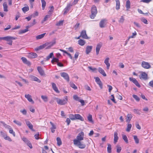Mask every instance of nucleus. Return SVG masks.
<instances>
[{
	"label": "nucleus",
	"instance_id": "obj_1",
	"mask_svg": "<svg viewBox=\"0 0 153 153\" xmlns=\"http://www.w3.org/2000/svg\"><path fill=\"white\" fill-rule=\"evenodd\" d=\"M68 100L67 96L65 97V98L63 99H61L58 98L56 99L57 103L60 105H63L66 104L68 101Z\"/></svg>",
	"mask_w": 153,
	"mask_h": 153
},
{
	"label": "nucleus",
	"instance_id": "obj_2",
	"mask_svg": "<svg viewBox=\"0 0 153 153\" xmlns=\"http://www.w3.org/2000/svg\"><path fill=\"white\" fill-rule=\"evenodd\" d=\"M84 133L82 131H81L79 133L76 137V139L74 140V143L83 140L84 139Z\"/></svg>",
	"mask_w": 153,
	"mask_h": 153
},
{
	"label": "nucleus",
	"instance_id": "obj_3",
	"mask_svg": "<svg viewBox=\"0 0 153 153\" xmlns=\"http://www.w3.org/2000/svg\"><path fill=\"white\" fill-rule=\"evenodd\" d=\"M91 14L90 16V18L91 19H94L96 16L97 13V7L93 5L91 7Z\"/></svg>",
	"mask_w": 153,
	"mask_h": 153
},
{
	"label": "nucleus",
	"instance_id": "obj_4",
	"mask_svg": "<svg viewBox=\"0 0 153 153\" xmlns=\"http://www.w3.org/2000/svg\"><path fill=\"white\" fill-rule=\"evenodd\" d=\"M74 144L76 145L79 148L83 149L86 147V145L85 144L82 143L81 141L74 142Z\"/></svg>",
	"mask_w": 153,
	"mask_h": 153
},
{
	"label": "nucleus",
	"instance_id": "obj_5",
	"mask_svg": "<svg viewBox=\"0 0 153 153\" xmlns=\"http://www.w3.org/2000/svg\"><path fill=\"white\" fill-rule=\"evenodd\" d=\"M141 66L143 68L146 69H149L151 68V66L149 63L144 61L142 62Z\"/></svg>",
	"mask_w": 153,
	"mask_h": 153
},
{
	"label": "nucleus",
	"instance_id": "obj_6",
	"mask_svg": "<svg viewBox=\"0 0 153 153\" xmlns=\"http://www.w3.org/2000/svg\"><path fill=\"white\" fill-rule=\"evenodd\" d=\"M73 98L74 100L80 102L82 106H83L84 105V101L83 100H81L80 97H78L77 95H74L73 96Z\"/></svg>",
	"mask_w": 153,
	"mask_h": 153
},
{
	"label": "nucleus",
	"instance_id": "obj_7",
	"mask_svg": "<svg viewBox=\"0 0 153 153\" xmlns=\"http://www.w3.org/2000/svg\"><path fill=\"white\" fill-rule=\"evenodd\" d=\"M107 20L106 19H103L100 21L99 23L100 27L101 28L104 27L106 25Z\"/></svg>",
	"mask_w": 153,
	"mask_h": 153
},
{
	"label": "nucleus",
	"instance_id": "obj_8",
	"mask_svg": "<svg viewBox=\"0 0 153 153\" xmlns=\"http://www.w3.org/2000/svg\"><path fill=\"white\" fill-rule=\"evenodd\" d=\"M61 76L63 77L68 82L69 81V78L68 74L66 73L62 72L60 73Z\"/></svg>",
	"mask_w": 153,
	"mask_h": 153
},
{
	"label": "nucleus",
	"instance_id": "obj_9",
	"mask_svg": "<svg viewBox=\"0 0 153 153\" xmlns=\"http://www.w3.org/2000/svg\"><path fill=\"white\" fill-rule=\"evenodd\" d=\"M56 43V41H53L50 42H46L45 44H46V49H48L50 48L51 47L53 46Z\"/></svg>",
	"mask_w": 153,
	"mask_h": 153
},
{
	"label": "nucleus",
	"instance_id": "obj_10",
	"mask_svg": "<svg viewBox=\"0 0 153 153\" xmlns=\"http://www.w3.org/2000/svg\"><path fill=\"white\" fill-rule=\"evenodd\" d=\"M102 45V44L101 43H99L97 45L96 48V53L97 55L99 54Z\"/></svg>",
	"mask_w": 153,
	"mask_h": 153
},
{
	"label": "nucleus",
	"instance_id": "obj_11",
	"mask_svg": "<svg viewBox=\"0 0 153 153\" xmlns=\"http://www.w3.org/2000/svg\"><path fill=\"white\" fill-rule=\"evenodd\" d=\"M80 36H81V37L83 39H89V37L88 36L86 33V31L85 30H83L80 33Z\"/></svg>",
	"mask_w": 153,
	"mask_h": 153
},
{
	"label": "nucleus",
	"instance_id": "obj_12",
	"mask_svg": "<svg viewBox=\"0 0 153 153\" xmlns=\"http://www.w3.org/2000/svg\"><path fill=\"white\" fill-rule=\"evenodd\" d=\"M29 77L31 80L36 81L39 83H40L41 82V81L40 79L34 76L30 75Z\"/></svg>",
	"mask_w": 153,
	"mask_h": 153
},
{
	"label": "nucleus",
	"instance_id": "obj_13",
	"mask_svg": "<svg viewBox=\"0 0 153 153\" xmlns=\"http://www.w3.org/2000/svg\"><path fill=\"white\" fill-rule=\"evenodd\" d=\"M140 79L146 80L147 78V74L144 72H142L140 76Z\"/></svg>",
	"mask_w": 153,
	"mask_h": 153
},
{
	"label": "nucleus",
	"instance_id": "obj_14",
	"mask_svg": "<svg viewBox=\"0 0 153 153\" xmlns=\"http://www.w3.org/2000/svg\"><path fill=\"white\" fill-rule=\"evenodd\" d=\"M25 120L27 125L28 126L29 128L32 131H34V130L33 129V126L30 122L29 121L27 120Z\"/></svg>",
	"mask_w": 153,
	"mask_h": 153
},
{
	"label": "nucleus",
	"instance_id": "obj_15",
	"mask_svg": "<svg viewBox=\"0 0 153 153\" xmlns=\"http://www.w3.org/2000/svg\"><path fill=\"white\" fill-rule=\"evenodd\" d=\"M71 6L72 5L71 4H67V6L64 10V14H65L69 11Z\"/></svg>",
	"mask_w": 153,
	"mask_h": 153
},
{
	"label": "nucleus",
	"instance_id": "obj_16",
	"mask_svg": "<svg viewBox=\"0 0 153 153\" xmlns=\"http://www.w3.org/2000/svg\"><path fill=\"white\" fill-rule=\"evenodd\" d=\"M25 97L27 99V100L29 102H31L32 104H33L34 103V101L33 100L31 96L29 94H25Z\"/></svg>",
	"mask_w": 153,
	"mask_h": 153
},
{
	"label": "nucleus",
	"instance_id": "obj_17",
	"mask_svg": "<svg viewBox=\"0 0 153 153\" xmlns=\"http://www.w3.org/2000/svg\"><path fill=\"white\" fill-rule=\"evenodd\" d=\"M51 85L53 89L57 93H59V91L55 83L54 82L51 83Z\"/></svg>",
	"mask_w": 153,
	"mask_h": 153
},
{
	"label": "nucleus",
	"instance_id": "obj_18",
	"mask_svg": "<svg viewBox=\"0 0 153 153\" xmlns=\"http://www.w3.org/2000/svg\"><path fill=\"white\" fill-rule=\"evenodd\" d=\"M110 59L109 57L106 58L104 60V63L106 65L107 68L109 69L110 66V65L109 62Z\"/></svg>",
	"mask_w": 153,
	"mask_h": 153
},
{
	"label": "nucleus",
	"instance_id": "obj_19",
	"mask_svg": "<svg viewBox=\"0 0 153 153\" xmlns=\"http://www.w3.org/2000/svg\"><path fill=\"white\" fill-rule=\"evenodd\" d=\"M37 70L41 76H44L45 75V72L41 67H37Z\"/></svg>",
	"mask_w": 153,
	"mask_h": 153
},
{
	"label": "nucleus",
	"instance_id": "obj_20",
	"mask_svg": "<svg viewBox=\"0 0 153 153\" xmlns=\"http://www.w3.org/2000/svg\"><path fill=\"white\" fill-rule=\"evenodd\" d=\"M75 120L78 119L80 120L81 121H83L84 120L83 118L79 114H75Z\"/></svg>",
	"mask_w": 153,
	"mask_h": 153
},
{
	"label": "nucleus",
	"instance_id": "obj_21",
	"mask_svg": "<svg viewBox=\"0 0 153 153\" xmlns=\"http://www.w3.org/2000/svg\"><path fill=\"white\" fill-rule=\"evenodd\" d=\"M37 54L35 53L31 52L29 54V57L31 58H35L37 57Z\"/></svg>",
	"mask_w": 153,
	"mask_h": 153
},
{
	"label": "nucleus",
	"instance_id": "obj_22",
	"mask_svg": "<svg viewBox=\"0 0 153 153\" xmlns=\"http://www.w3.org/2000/svg\"><path fill=\"white\" fill-rule=\"evenodd\" d=\"M92 46H87L86 49V53L87 54H88L91 51Z\"/></svg>",
	"mask_w": 153,
	"mask_h": 153
},
{
	"label": "nucleus",
	"instance_id": "obj_23",
	"mask_svg": "<svg viewBox=\"0 0 153 153\" xmlns=\"http://www.w3.org/2000/svg\"><path fill=\"white\" fill-rule=\"evenodd\" d=\"M118 139V133L117 132H115L114 134V143H116L117 142Z\"/></svg>",
	"mask_w": 153,
	"mask_h": 153
},
{
	"label": "nucleus",
	"instance_id": "obj_24",
	"mask_svg": "<svg viewBox=\"0 0 153 153\" xmlns=\"http://www.w3.org/2000/svg\"><path fill=\"white\" fill-rule=\"evenodd\" d=\"M98 71L103 76H106V74L104 70L102 68H98Z\"/></svg>",
	"mask_w": 153,
	"mask_h": 153
},
{
	"label": "nucleus",
	"instance_id": "obj_25",
	"mask_svg": "<svg viewBox=\"0 0 153 153\" xmlns=\"http://www.w3.org/2000/svg\"><path fill=\"white\" fill-rule=\"evenodd\" d=\"M3 10L4 12H7L8 11V6L6 2H4L3 4Z\"/></svg>",
	"mask_w": 153,
	"mask_h": 153
},
{
	"label": "nucleus",
	"instance_id": "obj_26",
	"mask_svg": "<svg viewBox=\"0 0 153 153\" xmlns=\"http://www.w3.org/2000/svg\"><path fill=\"white\" fill-rule=\"evenodd\" d=\"M21 59L24 63L28 65L30 64V62L28 61L25 57H22Z\"/></svg>",
	"mask_w": 153,
	"mask_h": 153
},
{
	"label": "nucleus",
	"instance_id": "obj_27",
	"mask_svg": "<svg viewBox=\"0 0 153 153\" xmlns=\"http://www.w3.org/2000/svg\"><path fill=\"white\" fill-rule=\"evenodd\" d=\"M132 117V115L131 114H128L127 116V119L126 120V122L129 123Z\"/></svg>",
	"mask_w": 153,
	"mask_h": 153
},
{
	"label": "nucleus",
	"instance_id": "obj_28",
	"mask_svg": "<svg viewBox=\"0 0 153 153\" xmlns=\"http://www.w3.org/2000/svg\"><path fill=\"white\" fill-rule=\"evenodd\" d=\"M116 1V9L118 10L120 8V3L119 0H115Z\"/></svg>",
	"mask_w": 153,
	"mask_h": 153
},
{
	"label": "nucleus",
	"instance_id": "obj_29",
	"mask_svg": "<svg viewBox=\"0 0 153 153\" xmlns=\"http://www.w3.org/2000/svg\"><path fill=\"white\" fill-rule=\"evenodd\" d=\"M16 39H17V38L16 37H13L10 36H6V40L7 41H8L11 40Z\"/></svg>",
	"mask_w": 153,
	"mask_h": 153
},
{
	"label": "nucleus",
	"instance_id": "obj_30",
	"mask_svg": "<svg viewBox=\"0 0 153 153\" xmlns=\"http://www.w3.org/2000/svg\"><path fill=\"white\" fill-rule=\"evenodd\" d=\"M46 34V33H44L42 34L37 36H36V39L38 40V39H41L43 38L44 37V36H45Z\"/></svg>",
	"mask_w": 153,
	"mask_h": 153
},
{
	"label": "nucleus",
	"instance_id": "obj_31",
	"mask_svg": "<svg viewBox=\"0 0 153 153\" xmlns=\"http://www.w3.org/2000/svg\"><path fill=\"white\" fill-rule=\"evenodd\" d=\"M78 42V44L81 46L84 45L85 44V42L84 40L81 39L79 40Z\"/></svg>",
	"mask_w": 153,
	"mask_h": 153
},
{
	"label": "nucleus",
	"instance_id": "obj_32",
	"mask_svg": "<svg viewBox=\"0 0 153 153\" xmlns=\"http://www.w3.org/2000/svg\"><path fill=\"white\" fill-rule=\"evenodd\" d=\"M22 140L26 144H27L30 141L26 138L23 137L22 138Z\"/></svg>",
	"mask_w": 153,
	"mask_h": 153
},
{
	"label": "nucleus",
	"instance_id": "obj_33",
	"mask_svg": "<svg viewBox=\"0 0 153 153\" xmlns=\"http://www.w3.org/2000/svg\"><path fill=\"white\" fill-rule=\"evenodd\" d=\"M56 140L58 146H60L62 144V141L60 138L59 137H57Z\"/></svg>",
	"mask_w": 153,
	"mask_h": 153
},
{
	"label": "nucleus",
	"instance_id": "obj_34",
	"mask_svg": "<svg viewBox=\"0 0 153 153\" xmlns=\"http://www.w3.org/2000/svg\"><path fill=\"white\" fill-rule=\"evenodd\" d=\"M107 145V152L108 153H111V146L110 144H108Z\"/></svg>",
	"mask_w": 153,
	"mask_h": 153
},
{
	"label": "nucleus",
	"instance_id": "obj_35",
	"mask_svg": "<svg viewBox=\"0 0 153 153\" xmlns=\"http://www.w3.org/2000/svg\"><path fill=\"white\" fill-rule=\"evenodd\" d=\"M42 3V9L44 10L46 5V2L45 0H41Z\"/></svg>",
	"mask_w": 153,
	"mask_h": 153
},
{
	"label": "nucleus",
	"instance_id": "obj_36",
	"mask_svg": "<svg viewBox=\"0 0 153 153\" xmlns=\"http://www.w3.org/2000/svg\"><path fill=\"white\" fill-rule=\"evenodd\" d=\"M42 99L45 102H47L48 101V98L46 96L42 95L41 96Z\"/></svg>",
	"mask_w": 153,
	"mask_h": 153
},
{
	"label": "nucleus",
	"instance_id": "obj_37",
	"mask_svg": "<svg viewBox=\"0 0 153 153\" xmlns=\"http://www.w3.org/2000/svg\"><path fill=\"white\" fill-rule=\"evenodd\" d=\"M9 127H10V128H9V133L12 134L15 137V132L13 131V129L11 128L10 126H9Z\"/></svg>",
	"mask_w": 153,
	"mask_h": 153
},
{
	"label": "nucleus",
	"instance_id": "obj_38",
	"mask_svg": "<svg viewBox=\"0 0 153 153\" xmlns=\"http://www.w3.org/2000/svg\"><path fill=\"white\" fill-rule=\"evenodd\" d=\"M122 137L123 139L126 143H128V140L127 137L126 135L123 134Z\"/></svg>",
	"mask_w": 153,
	"mask_h": 153
},
{
	"label": "nucleus",
	"instance_id": "obj_39",
	"mask_svg": "<svg viewBox=\"0 0 153 153\" xmlns=\"http://www.w3.org/2000/svg\"><path fill=\"white\" fill-rule=\"evenodd\" d=\"M130 2L129 0H128L126 2V7L127 8V10L130 8Z\"/></svg>",
	"mask_w": 153,
	"mask_h": 153
},
{
	"label": "nucleus",
	"instance_id": "obj_40",
	"mask_svg": "<svg viewBox=\"0 0 153 153\" xmlns=\"http://www.w3.org/2000/svg\"><path fill=\"white\" fill-rule=\"evenodd\" d=\"M22 10L24 13H25L26 12L29 10V7L28 6L27 7H25L22 8Z\"/></svg>",
	"mask_w": 153,
	"mask_h": 153
},
{
	"label": "nucleus",
	"instance_id": "obj_41",
	"mask_svg": "<svg viewBox=\"0 0 153 153\" xmlns=\"http://www.w3.org/2000/svg\"><path fill=\"white\" fill-rule=\"evenodd\" d=\"M28 31V30L27 29H25L23 30H20L19 31V34H20L23 33H25Z\"/></svg>",
	"mask_w": 153,
	"mask_h": 153
},
{
	"label": "nucleus",
	"instance_id": "obj_42",
	"mask_svg": "<svg viewBox=\"0 0 153 153\" xmlns=\"http://www.w3.org/2000/svg\"><path fill=\"white\" fill-rule=\"evenodd\" d=\"M50 16L49 15H46L43 20L42 21V23H43L45 22L48 19L50 18Z\"/></svg>",
	"mask_w": 153,
	"mask_h": 153
},
{
	"label": "nucleus",
	"instance_id": "obj_43",
	"mask_svg": "<svg viewBox=\"0 0 153 153\" xmlns=\"http://www.w3.org/2000/svg\"><path fill=\"white\" fill-rule=\"evenodd\" d=\"M132 127V125L131 124H128L127 125V128L126 130L127 132L130 131Z\"/></svg>",
	"mask_w": 153,
	"mask_h": 153
},
{
	"label": "nucleus",
	"instance_id": "obj_44",
	"mask_svg": "<svg viewBox=\"0 0 153 153\" xmlns=\"http://www.w3.org/2000/svg\"><path fill=\"white\" fill-rule=\"evenodd\" d=\"M88 120L91 123H93V121L92 120V116L90 114H89L88 117Z\"/></svg>",
	"mask_w": 153,
	"mask_h": 153
},
{
	"label": "nucleus",
	"instance_id": "obj_45",
	"mask_svg": "<svg viewBox=\"0 0 153 153\" xmlns=\"http://www.w3.org/2000/svg\"><path fill=\"white\" fill-rule=\"evenodd\" d=\"M53 56V53H51L50 54V55L47 56L46 57V60L48 61L50 58H52Z\"/></svg>",
	"mask_w": 153,
	"mask_h": 153
},
{
	"label": "nucleus",
	"instance_id": "obj_46",
	"mask_svg": "<svg viewBox=\"0 0 153 153\" xmlns=\"http://www.w3.org/2000/svg\"><path fill=\"white\" fill-rule=\"evenodd\" d=\"M134 139L136 144H138L139 143V140L137 136L134 135L133 136Z\"/></svg>",
	"mask_w": 153,
	"mask_h": 153
},
{
	"label": "nucleus",
	"instance_id": "obj_47",
	"mask_svg": "<svg viewBox=\"0 0 153 153\" xmlns=\"http://www.w3.org/2000/svg\"><path fill=\"white\" fill-rule=\"evenodd\" d=\"M13 122L19 126H21L22 125V123L21 122L16 120L13 121Z\"/></svg>",
	"mask_w": 153,
	"mask_h": 153
},
{
	"label": "nucleus",
	"instance_id": "obj_48",
	"mask_svg": "<svg viewBox=\"0 0 153 153\" xmlns=\"http://www.w3.org/2000/svg\"><path fill=\"white\" fill-rule=\"evenodd\" d=\"M70 86L73 88L74 89L76 90L77 89V87L75 85L73 82L70 83Z\"/></svg>",
	"mask_w": 153,
	"mask_h": 153
},
{
	"label": "nucleus",
	"instance_id": "obj_49",
	"mask_svg": "<svg viewBox=\"0 0 153 153\" xmlns=\"http://www.w3.org/2000/svg\"><path fill=\"white\" fill-rule=\"evenodd\" d=\"M54 8L53 6H52L50 7V9L48 12V13L50 14H51L53 11Z\"/></svg>",
	"mask_w": 153,
	"mask_h": 153
},
{
	"label": "nucleus",
	"instance_id": "obj_50",
	"mask_svg": "<svg viewBox=\"0 0 153 153\" xmlns=\"http://www.w3.org/2000/svg\"><path fill=\"white\" fill-rule=\"evenodd\" d=\"M133 97L137 101H140L139 98L136 95L133 94L132 95Z\"/></svg>",
	"mask_w": 153,
	"mask_h": 153
},
{
	"label": "nucleus",
	"instance_id": "obj_51",
	"mask_svg": "<svg viewBox=\"0 0 153 153\" xmlns=\"http://www.w3.org/2000/svg\"><path fill=\"white\" fill-rule=\"evenodd\" d=\"M75 115H74L73 114H70L69 115V117L70 119L72 120H75Z\"/></svg>",
	"mask_w": 153,
	"mask_h": 153
},
{
	"label": "nucleus",
	"instance_id": "obj_52",
	"mask_svg": "<svg viewBox=\"0 0 153 153\" xmlns=\"http://www.w3.org/2000/svg\"><path fill=\"white\" fill-rule=\"evenodd\" d=\"M59 61V59L58 58L53 57L51 60V62L53 63L54 62H58Z\"/></svg>",
	"mask_w": 153,
	"mask_h": 153
},
{
	"label": "nucleus",
	"instance_id": "obj_53",
	"mask_svg": "<svg viewBox=\"0 0 153 153\" xmlns=\"http://www.w3.org/2000/svg\"><path fill=\"white\" fill-rule=\"evenodd\" d=\"M124 18L123 16H122L119 20V22L120 23H123L124 22Z\"/></svg>",
	"mask_w": 153,
	"mask_h": 153
},
{
	"label": "nucleus",
	"instance_id": "obj_54",
	"mask_svg": "<svg viewBox=\"0 0 153 153\" xmlns=\"http://www.w3.org/2000/svg\"><path fill=\"white\" fill-rule=\"evenodd\" d=\"M63 20H61L59 21L57 23L56 25L57 26H60L63 25Z\"/></svg>",
	"mask_w": 153,
	"mask_h": 153
},
{
	"label": "nucleus",
	"instance_id": "obj_55",
	"mask_svg": "<svg viewBox=\"0 0 153 153\" xmlns=\"http://www.w3.org/2000/svg\"><path fill=\"white\" fill-rule=\"evenodd\" d=\"M97 83L99 85L100 88L102 89V83L100 80L97 82Z\"/></svg>",
	"mask_w": 153,
	"mask_h": 153
},
{
	"label": "nucleus",
	"instance_id": "obj_56",
	"mask_svg": "<svg viewBox=\"0 0 153 153\" xmlns=\"http://www.w3.org/2000/svg\"><path fill=\"white\" fill-rule=\"evenodd\" d=\"M46 44L45 43L42 45L39 46L40 48L39 49H40V50L42 49H43L44 48L46 47Z\"/></svg>",
	"mask_w": 153,
	"mask_h": 153
},
{
	"label": "nucleus",
	"instance_id": "obj_57",
	"mask_svg": "<svg viewBox=\"0 0 153 153\" xmlns=\"http://www.w3.org/2000/svg\"><path fill=\"white\" fill-rule=\"evenodd\" d=\"M137 35V33L135 31L134 33H133L132 34V35L129 37L128 39V41L129 38H133L134 36H136Z\"/></svg>",
	"mask_w": 153,
	"mask_h": 153
},
{
	"label": "nucleus",
	"instance_id": "obj_58",
	"mask_svg": "<svg viewBox=\"0 0 153 153\" xmlns=\"http://www.w3.org/2000/svg\"><path fill=\"white\" fill-rule=\"evenodd\" d=\"M129 79L130 81L134 83L137 81L136 79L133 77H130Z\"/></svg>",
	"mask_w": 153,
	"mask_h": 153
},
{
	"label": "nucleus",
	"instance_id": "obj_59",
	"mask_svg": "<svg viewBox=\"0 0 153 153\" xmlns=\"http://www.w3.org/2000/svg\"><path fill=\"white\" fill-rule=\"evenodd\" d=\"M50 123L52 126V127H51V128L53 129H56V127L51 122H50Z\"/></svg>",
	"mask_w": 153,
	"mask_h": 153
},
{
	"label": "nucleus",
	"instance_id": "obj_60",
	"mask_svg": "<svg viewBox=\"0 0 153 153\" xmlns=\"http://www.w3.org/2000/svg\"><path fill=\"white\" fill-rule=\"evenodd\" d=\"M4 138L5 140H7L9 141H12V140L9 137L7 136V135L4 137Z\"/></svg>",
	"mask_w": 153,
	"mask_h": 153
},
{
	"label": "nucleus",
	"instance_id": "obj_61",
	"mask_svg": "<svg viewBox=\"0 0 153 153\" xmlns=\"http://www.w3.org/2000/svg\"><path fill=\"white\" fill-rule=\"evenodd\" d=\"M141 21L145 24H148L147 20L146 19L144 18H141Z\"/></svg>",
	"mask_w": 153,
	"mask_h": 153
},
{
	"label": "nucleus",
	"instance_id": "obj_62",
	"mask_svg": "<svg viewBox=\"0 0 153 153\" xmlns=\"http://www.w3.org/2000/svg\"><path fill=\"white\" fill-rule=\"evenodd\" d=\"M1 135L4 138L7 135L4 132L1 131L0 132Z\"/></svg>",
	"mask_w": 153,
	"mask_h": 153
},
{
	"label": "nucleus",
	"instance_id": "obj_63",
	"mask_svg": "<svg viewBox=\"0 0 153 153\" xmlns=\"http://www.w3.org/2000/svg\"><path fill=\"white\" fill-rule=\"evenodd\" d=\"M80 25V24L79 23H77L74 26V27L75 28V30H76L77 29L78 27H79Z\"/></svg>",
	"mask_w": 153,
	"mask_h": 153
},
{
	"label": "nucleus",
	"instance_id": "obj_64",
	"mask_svg": "<svg viewBox=\"0 0 153 153\" xmlns=\"http://www.w3.org/2000/svg\"><path fill=\"white\" fill-rule=\"evenodd\" d=\"M149 85L153 88V80L150 81L149 83Z\"/></svg>",
	"mask_w": 153,
	"mask_h": 153
}]
</instances>
